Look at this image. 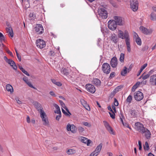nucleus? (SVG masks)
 Masks as SVG:
<instances>
[{
    "label": "nucleus",
    "instance_id": "nucleus-17",
    "mask_svg": "<svg viewBox=\"0 0 156 156\" xmlns=\"http://www.w3.org/2000/svg\"><path fill=\"white\" fill-rule=\"evenodd\" d=\"M126 40H125L126 44L127 46V50L129 52L131 51L130 45V39H128V36L127 34H126Z\"/></svg>",
    "mask_w": 156,
    "mask_h": 156
},
{
    "label": "nucleus",
    "instance_id": "nucleus-9",
    "mask_svg": "<svg viewBox=\"0 0 156 156\" xmlns=\"http://www.w3.org/2000/svg\"><path fill=\"white\" fill-rule=\"evenodd\" d=\"M135 126L136 127V129L138 131L141 133L142 132H144L143 131L145 128L144 127L143 124L139 122H137L135 123Z\"/></svg>",
    "mask_w": 156,
    "mask_h": 156
},
{
    "label": "nucleus",
    "instance_id": "nucleus-11",
    "mask_svg": "<svg viewBox=\"0 0 156 156\" xmlns=\"http://www.w3.org/2000/svg\"><path fill=\"white\" fill-rule=\"evenodd\" d=\"M104 125L105 126L106 129L111 134L115 135L114 132L113 131V129L110 126L108 123L106 121H103Z\"/></svg>",
    "mask_w": 156,
    "mask_h": 156
},
{
    "label": "nucleus",
    "instance_id": "nucleus-38",
    "mask_svg": "<svg viewBox=\"0 0 156 156\" xmlns=\"http://www.w3.org/2000/svg\"><path fill=\"white\" fill-rule=\"evenodd\" d=\"M155 14H152V12L151 14V19L152 20H156V13Z\"/></svg>",
    "mask_w": 156,
    "mask_h": 156
},
{
    "label": "nucleus",
    "instance_id": "nucleus-32",
    "mask_svg": "<svg viewBox=\"0 0 156 156\" xmlns=\"http://www.w3.org/2000/svg\"><path fill=\"white\" fill-rule=\"evenodd\" d=\"M153 72L154 71L152 70H151L148 72V74H147V75H146L143 76L142 77V79L144 80L145 79L148 78L150 77L151 74L152 73V72Z\"/></svg>",
    "mask_w": 156,
    "mask_h": 156
},
{
    "label": "nucleus",
    "instance_id": "nucleus-59",
    "mask_svg": "<svg viewBox=\"0 0 156 156\" xmlns=\"http://www.w3.org/2000/svg\"><path fill=\"white\" fill-rule=\"evenodd\" d=\"M23 80L26 83L28 82V78L27 77L25 76L23 78Z\"/></svg>",
    "mask_w": 156,
    "mask_h": 156
},
{
    "label": "nucleus",
    "instance_id": "nucleus-45",
    "mask_svg": "<svg viewBox=\"0 0 156 156\" xmlns=\"http://www.w3.org/2000/svg\"><path fill=\"white\" fill-rule=\"evenodd\" d=\"M5 50L8 54H9L10 56L12 57H13V55L12 53L8 48H6Z\"/></svg>",
    "mask_w": 156,
    "mask_h": 156
},
{
    "label": "nucleus",
    "instance_id": "nucleus-47",
    "mask_svg": "<svg viewBox=\"0 0 156 156\" xmlns=\"http://www.w3.org/2000/svg\"><path fill=\"white\" fill-rule=\"evenodd\" d=\"M49 55L51 56H54L55 55V52L52 51H50L48 53Z\"/></svg>",
    "mask_w": 156,
    "mask_h": 156
},
{
    "label": "nucleus",
    "instance_id": "nucleus-14",
    "mask_svg": "<svg viewBox=\"0 0 156 156\" xmlns=\"http://www.w3.org/2000/svg\"><path fill=\"white\" fill-rule=\"evenodd\" d=\"M110 65L113 68H116L118 65V60L116 57H114L112 58L110 61Z\"/></svg>",
    "mask_w": 156,
    "mask_h": 156
},
{
    "label": "nucleus",
    "instance_id": "nucleus-64",
    "mask_svg": "<svg viewBox=\"0 0 156 156\" xmlns=\"http://www.w3.org/2000/svg\"><path fill=\"white\" fill-rule=\"evenodd\" d=\"M148 48V47L147 46H145L144 47L142 48V50L143 51H144L147 50Z\"/></svg>",
    "mask_w": 156,
    "mask_h": 156
},
{
    "label": "nucleus",
    "instance_id": "nucleus-44",
    "mask_svg": "<svg viewBox=\"0 0 156 156\" xmlns=\"http://www.w3.org/2000/svg\"><path fill=\"white\" fill-rule=\"evenodd\" d=\"M112 113H111L110 112H109V113L110 115V117L112 119H114L115 118V114L114 112L113 111V112H112Z\"/></svg>",
    "mask_w": 156,
    "mask_h": 156
},
{
    "label": "nucleus",
    "instance_id": "nucleus-5",
    "mask_svg": "<svg viewBox=\"0 0 156 156\" xmlns=\"http://www.w3.org/2000/svg\"><path fill=\"white\" fill-rule=\"evenodd\" d=\"M134 97L135 100L140 101L144 98L143 93L140 91H137L135 92L134 94Z\"/></svg>",
    "mask_w": 156,
    "mask_h": 156
},
{
    "label": "nucleus",
    "instance_id": "nucleus-24",
    "mask_svg": "<svg viewBox=\"0 0 156 156\" xmlns=\"http://www.w3.org/2000/svg\"><path fill=\"white\" fill-rule=\"evenodd\" d=\"M61 73L64 75L68 76L69 74V70L66 68H62L61 69Z\"/></svg>",
    "mask_w": 156,
    "mask_h": 156
},
{
    "label": "nucleus",
    "instance_id": "nucleus-34",
    "mask_svg": "<svg viewBox=\"0 0 156 156\" xmlns=\"http://www.w3.org/2000/svg\"><path fill=\"white\" fill-rule=\"evenodd\" d=\"M135 39L136 42L138 45H141L142 43L141 41V39L139 37H138Z\"/></svg>",
    "mask_w": 156,
    "mask_h": 156
},
{
    "label": "nucleus",
    "instance_id": "nucleus-57",
    "mask_svg": "<svg viewBox=\"0 0 156 156\" xmlns=\"http://www.w3.org/2000/svg\"><path fill=\"white\" fill-rule=\"evenodd\" d=\"M80 101L83 105L87 103V102L83 99H80Z\"/></svg>",
    "mask_w": 156,
    "mask_h": 156
},
{
    "label": "nucleus",
    "instance_id": "nucleus-48",
    "mask_svg": "<svg viewBox=\"0 0 156 156\" xmlns=\"http://www.w3.org/2000/svg\"><path fill=\"white\" fill-rule=\"evenodd\" d=\"M71 126L69 123H68L67 125L66 129L68 131H70L71 130Z\"/></svg>",
    "mask_w": 156,
    "mask_h": 156
},
{
    "label": "nucleus",
    "instance_id": "nucleus-56",
    "mask_svg": "<svg viewBox=\"0 0 156 156\" xmlns=\"http://www.w3.org/2000/svg\"><path fill=\"white\" fill-rule=\"evenodd\" d=\"M16 55L19 60L20 62L21 61V57L20 55L18 52H17V54Z\"/></svg>",
    "mask_w": 156,
    "mask_h": 156
},
{
    "label": "nucleus",
    "instance_id": "nucleus-49",
    "mask_svg": "<svg viewBox=\"0 0 156 156\" xmlns=\"http://www.w3.org/2000/svg\"><path fill=\"white\" fill-rule=\"evenodd\" d=\"M98 154L95 151L92 152L90 156H97Z\"/></svg>",
    "mask_w": 156,
    "mask_h": 156
},
{
    "label": "nucleus",
    "instance_id": "nucleus-28",
    "mask_svg": "<svg viewBox=\"0 0 156 156\" xmlns=\"http://www.w3.org/2000/svg\"><path fill=\"white\" fill-rule=\"evenodd\" d=\"M111 40L115 43L117 42V37L116 34H112L111 37Z\"/></svg>",
    "mask_w": 156,
    "mask_h": 156
},
{
    "label": "nucleus",
    "instance_id": "nucleus-31",
    "mask_svg": "<svg viewBox=\"0 0 156 156\" xmlns=\"http://www.w3.org/2000/svg\"><path fill=\"white\" fill-rule=\"evenodd\" d=\"M140 84V82H137L133 87L132 90L133 92H134L136 89L138 87Z\"/></svg>",
    "mask_w": 156,
    "mask_h": 156
},
{
    "label": "nucleus",
    "instance_id": "nucleus-51",
    "mask_svg": "<svg viewBox=\"0 0 156 156\" xmlns=\"http://www.w3.org/2000/svg\"><path fill=\"white\" fill-rule=\"evenodd\" d=\"M78 130L80 133H82L84 131V129L82 127H79L78 128Z\"/></svg>",
    "mask_w": 156,
    "mask_h": 156
},
{
    "label": "nucleus",
    "instance_id": "nucleus-19",
    "mask_svg": "<svg viewBox=\"0 0 156 156\" xmlns=\"http://www.w3.org/2000/svg\"><path fill=\"white\" fill-rule=\"evenodd\" d=\"M144 132H142V133H145V136L147 139H149L151 137V133L149 130L146 128L143 131Z\"/></svg>",
    "mask_w": 156,
    "mask_h": 156
},
{
    "label": "nucleus",
    "instance_id": "nucleus-61",
    "mask_svg": "<svg viewBox=\"0 0 156 156\" xmlns=\"http://www.w3.org/2000/svg\"><path fill=\"white\" fill-rule=\"evenodd\" d=\"M152 8L153 11L152 12V14H155V13H156V7H153Z\"/></svg>",
    "mask_w": 156,
    "mask_h": 156
},
{
    "label": "nucleus",
    "instance_id": "nucleus-36",
    "mask_svg": "<svg viewBox=\"0 0 156 156\" xmlns=\"http://www.w3.org/2000/svg\"><path fill=\"white\" fill-rule=\"evenodd\" d=\"M125 54L123 53H121L120 55L119 60L121 62H123L124 59Z\"/></svg>",
    "mask_w": 156,
    "mask_h": 156
},
{
    "label": "nucleus",
    "instance_id": "nucleus-54",
    "mask_svg": "<svg viewBox=\"0 0 156 156\" xmlns=\"http://www.w3.org/2000/svg\"><path fill=\"white\" fill-rule=\"evenodd\" d=\"M62 112L66 115L68 116H70V115L68 114L67 112H66L65 110L63 109V108H62Z\"/></svg>",
    "mask_w": 156,
    "mask_h": 156
},
{
    "label": "nucleus",
    "instance_id": "nucleus-21",
    "mask_svg": "<svg viewBox=\"0 0 156 156\" xmlns=\"http://www.w3.org/2000/svg\"><path fill=\"white\" fill-rule=\"evenodd\" d=\"M92 82L93 84L97 87L100 86L101 84L100 80L97 78L94 79Z\"/></svg>",
    "mask_w": 156,
    "mask_h": 156
},
{
    "label": "nucleus",
    "instance_id": "nucleus-10",
    "mask_svg": "<svg viewBox=\"0 0 156 156\" xmlns=\"http://www.w3.org/2000/svg\"><path fill=\"white\" fill-rule=\"evenodd\" d=\"M87 90L91 93L93 94L95 91V89L94 85L90 84H88L85 86Z\"/></svg>",
    "mask_w": 156,
    "mask_h": 156
},
{
    "label": "nucleus",
    "instance_id": "nucleus-27",
    "mask_svg": "<svg viewBox=\"0 0 156 156\" xmlns=\"http://www.w3.org/2000/svg\"><path fill=\"white\" fill-rule=\"evenodd\" d=\"M6 30L7 32L9 33V34H10L11 37H13V33L11 27H6Z\"/></svg>",
    "mask_w": 156,
    "mask_h": 156
},
{
    "label": "nucleus",
    "instance_id": "nucleus-4",
    "mask_svg": "<svg viewBox=\"0 0 156 156\" xmlns=\"http://www.w3.org/2000/svg\"><path fill=\"white\" fill-rule=\"evenodd\" d=\"M40 116L43 122V125L45 126H48L49 124V122L48 118L46 113L44 112H42L40 114Z\"/></svg>",
    "mask_w": 156,
    "mask_h": 156
},
{
    "label": "nucleus",
    "instance_id": "nucleus-22",
    "mask_svg": "<svg viewBox=\"0 0 156 156\" xmlns=\"http://www.w3.org/2000/svg\"><path fill=\"white\" fill-rule=\"evenodd\" d=\"M81 141L82 142L87 144V146H89L91 142L90 140H88L87 138L82 137L81 138Z\"/></svg>",
    "mask_w": 156,
    "mask_h": 156
},
{
    "label": "nucleus",
    "instance_id": "nucleus-63",
    "mask_svg": "<svg viewBox=\"0 0 156 156\" xmlns=\"http://www.w3.org/2000/svg\"><path fill=\"white\" fill-rule=\"evenodd\" d=\"M50 94L54 97H56V95H55V94L54 93V92L53 91H51L49 92Z\"/></svg>",
    "mask_w": 156,
    "mask_h": 156
},
{
    "label": "nucleus",
    "instance_id": "nucleus-23",
    "mask_svg": "<svg viewBox=\"0 0 156 156\" xmlns=\"http://www.w3.org/2000/svg\"><path fill=\"white\" fill-rule=\"evenodd\" d=\"M150 82L152 84L155 85V83L156 82V75H153L151 76Z\"/></svg>",
    "mask_w": 156,
    "mask_h": 156
},
{
    "label": "nucleus",
    "instance_id": "nucleus-15",
    "mask_svg": "<svg viewBox=\"0 0 156 156\" xmlns=\"http://www.w3.org/2000/svg\"><path fill=\"white\" fill-rule=\"evenodd\" d=\"M126 34H127L128 37V39H129V33L126 30H125V31L124 33L122 31L120 30L119 33L118 35L119 37L122 39H125V40H126Z\"/></svg>",
    "mask_w": 156,
    "mask_h": 156
},
{
    "label": "nucleus",
    "instance_id": "nucleus-26",
    "mask_svg": "<svg viewBox=\"0 0 156 156\" xmlns=\"http://www.w3.org/2000/svg\"><path fill=\"white\" fill-rule=\"evenodd\" d=\"M129 112L131 115V116L132 117L134 118L136 117L137 112L135 110L131 109L129 111Z\"/></svg>",
    "mask_w": 156,
    "mask_h": 156
},
{
    "label": "nucleus",
    "instance_id": "nucleus-2",
    "mask_svg": "<svg viewBox=\"0 0 156 156\" xmlns=\"http://www.w3.org/2000/svg\"><path fill=\"white\" fill-rule=\"evenodd\" d=\"M102 69L103 73L106 74H109L111 71L110 66L107 62L103 63L102 65Z\"/></svg>",
    "mask_w": 156,
    "mask_h": 156
},
{
    "label": "nucleus",
    "instance_id": "nucleus-46",
    "mask_svg": "<svg viewBox=\"0 0 156 156\" xmlns=\"http://www.w3.org/2000/svg\"><path fill=\"white\" fill-rule=\"evenodd\" d=\"M122 124L124 127L129 128L130 130L132 129L131 128L129 127L128 123L126 122H124Z\"/></svg>",
    "mask_w": 156,
    "mask_h": 156
},
{
    "label": "nucleus",
    "instance_id": "nucleus-6",
    "mask_svg": "<svg viewBox=\"0 0 156 156\" xmlns=\"http://www.w3.org/2000/svg\"><path fill=\"white\" fill-rule=\"evenodd\" d=\"M113 18L114 19V21L115 22L117 25L122 26L124 24V22L121 17L115 16H114Z\"/></svg>",
    "mask_w": 156,
    "mask_h": 156
},
{
    "label": "nucleus",
    "instance_id": "nucleus-40",
    "mask_svg": "<svg viewBox=\"0 0 156 156\" xmlns=\"http://www.w3.org/2000/svg\"><path fill=\"white\" fill-rule=\"evenodd\" d=\"M144 149L145 150H148L149 149L148 143L147 142L145 143V145L144 146Z\"/></svg>",
    "mask_w": 156,
    "mask_h": 156
},
{
    "label": "nucleus",
    "instance_id": "nucleus-55",
    "mask_svg": "<svg viewBox=\"0 0 156 156\" xmlns=\"http://www.w3.org/2000/svg\"><path fill=\"white\" fill-rule=\"evenodd\" d=\"M133 38H134L135 39L136 38L138 37H139L138 36V35L136 34L135 32H133Z\"/></svg>",
    "mask_w": 156,
    "mask_h": 156
},
{
    "label": "nucleus",
    "instance_id": "nucleus-16",
    "mask_svg": "<svg viewBox=\"0 0 156 156\" xmlns=\"http://www.w3.org/2000/svg\"><path fill=\"white\" fill-rule=\"evenodd\" d=\"M140 30L144 34L148 35L151 34L152 31L151 30H149L147 28L143 26H141L140 27Z\"/></svg>",
    "mask_w": 156,
    "mask_h": 156
},
{
    "label": "nucleus",
    "instance_id": "nucleus-3",
    "mask_svg": "<svg viewBox=\"0 0 156 156\" xmlns=\"http://www.w3.org/2000/svg\"><path fill=\"white\" fill-rule=\"evenodd\" d=\"M131 9L134 12L136 11L138 7V2L137 0H130Z\"/></svg>",
    "mask_w": 156,
    "mask_h": 156
},
{
    "label": "nucleus",
    "instance_id": "nucleus-33",
    "mask_svg": "<svg viewBox=\"0 0 156 156\" xmlns=\"http://www.w3.org/2000/svg\"><path fill=\"white\" fill-rule=\"evenodd\" d=\"M127 68L126 66L124 67L123 69L122 70L121 72V75L123 76H125L126 74L127 73Z\"/></svg>",
    "mask_w": 156,
    "mask_h": 156
},
{
    "label": "nucleus",
    "instance_id": "nucleus-43",
    "mask_svg": "<svg viewBox=\"0 0 156 156\" xmlns=\"http://www.w3.org/2000/svg\"><path fill=\"white\" fill-rule=\"evenodd\" d=\"M115 72H113L111 73L110 74V75L109 77V79H111L113 78V77H114L115 76Z\"/></svg>",
    "mask_w": 156,
    "mask_h": 156
},
{
    "label": "nucleus",
    "instance_id": "nucleus-7",
    "mask_svg": "<svg viewBox=\"0 0 156 156\" xmlns=\"http://www.w3.org/2000/svg\"><path fill=\"white\" fill-rule=\"evenodd\" d=\"M108 26L109 28L112 30H115L117 27V23L114 20H110L108 23Z\"/></svg>",
    "mask_w": 156,
    "mask_h": 156
},
{
    "label": "nucleus",
    "instance_id": "nucleus-60",
    "mask_svg": "<svg viewBox=\"0 0 156 156\" xmlns=\"http://www.w3.org/2000/svg\"><path fill=\"white\" fill-rule=\"evenodd\" d=\"M55 113H57L59 114H61L60 109H57L56 111H55Z\"/></svg>",
    "mask_w": 156,
    "mask_h": 156
},
{
    "label": "nucleus",
    "instance_id": "nucleus-30",
    "mask_svg": "<svg viewBox=\"0 0 156 156\" xmlns=\"http://www.w3.org/2000/svg\"><path fill=\"white\" fill-rule=\"evenodd\" d=\"M67 154L69 155H72L76 153V150L74 149H68L66 151Z\"/></svg>",
    "mask_w": 156,
    "mask_h": 156
},
{
    "label": "nucleus",
    "instance_id": "nucleus-52",
    "mask_svg": "<svg viewBox=\"0 0 156 156\" xmlns=\"http://www.w3.org/2000/svg\"><path fill=\"white\" fill-rule=\"evenodd\" d=\"M114 106H118L119 105V103L117 100L115 98H114Z\"/></svg>",
    "mask_w": 156,
    "mask_h": 156
},
{
    "label": "nucleus",
    "instance_id": "nucleus-29",
    "mask_svg": "<svg viewBox=\"0 0 156 156\" xmlns=\"http://www.w3.org/2000/svg\"><path fill=\"white\" fill-rule=\"evenodd\" d=\"M102 146V144L101 143L96 147L94 151L98 154L101 150Z\"/></svg>",
    "mask_w": 156,
    "mask_h": 156
},
{
    "label": "nucleus",
    "instance_id": "nucleus-1",
    "mask_svg": "<svg viewBox=\"0 0 156 156\" xmlns=\"http://www.w3.org/2000/svg\"><path fill=\"white\" fill-rule=\"evenodd\" d=\"M98 13L100 17L103 19H106L108 17V13L105 8L103 7H100L98 10Z\"/></svg>",
    "mask_w": 156,
    "mask_h": 156
},
{
    "label": "nucleus",
    "instance_id": "nucleus-20",
    "mask_svg": "<svg viewBox=\"0 0 156 156\" xmlns=\"http://www.w3.org/2000/svg\"><path fill=\"white\" fill-rule=\"evenodd\" d=\"M8 61L7 62V63L12 67L14 69L16 70L17 69V67L15 62L12 59H10L8 60Z\"/></svg>",
    "mask_w": 156,
    "mask_h": 156
},
{
    "label": "nucleus",
    "instance_id": "nucleus-25",
    "mask_svg": "<svg viewBox=\"0 0 156 156\" xmlns=\"http://www.w3.org/2000/svg\"><path fill=\"white\" fill-rule=\"evenodd\" d=\"M6 88L7 91H10L12 94L13 92V89L12 87L10 84H8L6 85Z\"/></svg>",
    "mask_w": 156,
    "mask_h": 156
},
{
    "label": "nucleus",
    "instance_id": "nucleus-62",
    "mask_svg": "<svg viewBox=\"0 0 156 156\" xmlns=\"http://www.w3.org/2000/svg\"><path fill=\"white\" fill-rule=\"evenodd\" d=\"M84 108L88 111H90V110L89 105L88 104H87Z\"/></svg>",
    "mask_w": 156,
    "mask_h": 156
},
{
    "label": "nucleus",
    "instance_id": "nucleus-37",
    "mask_svg": "<svg viewBox=\"0 0 156 156\" xmlns=\"http://www.w3.org/2000/svg\"><path fill=\"white\" fill-rule=\"evenodd\" d=\"M5 37L2 33L0 32V42H2L3 41H5Z\"/></svg>",
    "mask_w": 156,
    "mask_h": 156
},
{
    "label": "nucleus",
    "instance_id": "nucleus-53",
    "mask_svg": "<svg viewBox=\"0 0 156 156\" xmlns=\"http://www.w3.org/2000/svg\"><path fill=\"white\" fill-rule=\"evenodd\" d=\"M59 102L61 105L64 108H65V104L62 101V100H59Z\"/></svg>",
    "mask_w": 156,
    "mask_h": 156
},
{
    "label": "nucleus",
    "instance_id": "nucleus-12",
    "mask_svg": "<svg viewBox=\"0 0 156 156\" xmlns=\"http://www.w3.org/2000/svg\"><path fill=\"white\" fill-rule=\"evenodd\" d=\"M34 29L36 31L40 34H42L44 31L42 26L41 24H37L35 27Z\"/></svg>",
    "mask_w": 156,
    "mask_h": 156
},
{
    "label": "nucleus",
    "instance_id": "nucleus-8",
    "mask_svg": "<svg viewBox=\"0 0 156 156\" xmlns=\"http://www.w3.org/2000/svg\"><path fill=\"white\" fill-rule=\"evenodd\" d=\"M36 44L37 46L40 48H44L46 45L45 41L41 39L37 40Z\"/></svg>",
    "mask_w": 156,
    "mask_h": 156
},
{
    "label": "nucleus",
    "instance_id": "nucleus-39",
    "mask_svg": "<svg viewBox=\"0 0 156 156\" xmlns=\"http://www.w3.org/2000/svg\"><path fill=\"white\" fill-rule=\"evenodd\" d=\"M132 99V97L131 95H129L127 98L126 101L127 102L130 103Z\"/></svg>",
    "mask_w": 156,
    "mask_h": 156
},
{
    "label": "nucleus",
    "instance_id": "nucleus-50",
    "mask_svg": "<svg viewBox=\"0 0 156 156\" xmlns=\"http://www.w3.org/2000/svg\"><path fill=\"white\" fill-rule=\"evenodd\" d=\"M147 66V64L145 63L142 66H141L140 69L141 70H143Z\"/></svg>",
    "mask_w": 156,
    "mask_h": 156
},
{
    "label": "nucleus",
    "instance_id": "nucleus-18",
    "mask_svg": "<svg viewBox=\"0 0 156 156\" xmlns=\"http://www.w3.org/2000/svg\"><path fill=\"white\" fill-rule=\"evenodd\" d=\"M123 87V85H120L117 87L114 90L113 92H112L111 93V97H113L116 93L121 90Z\"/></svg>",
    "mask_w": 156,
    "mask_h": 156
},
{
    "label": "nucleus",
    "instance_id": "nucleus-58",
    "mask_svg": "<svg viewBox=\"0 0 156 156\" xmlns=\"http://www.w3.org/2000/svg\"><path fill=\"white\" fill-rule=\"evenodd\" d=\"M24 74H25V75H27V76H30V75L29 74V73L26 71L24 69L22 71Z\"/></svg>",
    "mask_w": 156,
    "mask_h": 156
},
{
    "label": "nucleus",
    "instance_id": "nucleus-13",
    "mask_svg": "<svg viewBox=\"0 0 156 156\" xmlns=\"http://www.w3.org/2000/svg\"><path fill=\"white\" fill-rule=\"evenodd\" d=\"M34 105L37 109V110L40 113V114L42 112H44L43 110V108L42 107L41 105L37 101H35L34 102Z\"/></svg>",
    "mask_w": 156,
    "mask_h": 156
},
{
    "label": "nucleus",
    "instance_id": "nucleus-42",
    "mask_svg": "<svg viewBox=\"0 0 156 156\" xmlns=\"http://www.w3.org/2000/svg\"><path fill=\"white\" fill-rule=\"evenodd\" d=\"M26 83L30 87L36 90L37 88H35V87H34L33 85L31 83L30 81H28Z\"/></svg>",
    "mask_w": 156,
    "mask_h": 156
},
{
    "label": "nucleus",
    "instance_id": "nucleus-41",
    "mask_svg": "<svg viewBox=\"0 0 156 156\" xmlns=\"http://www.w3.org/2000/svg\"><path fill=\"white\" fill-rule=\"evenodd\" d=\"M76 126L74 125H72L71 126V130L72 132L74 133L76 132Z\"/></svg>",
    "mask_w": 156,
    "mask_h": 156
},
{
    "label": "nucleus",
    "instance_id": "nucleus-35",
    "mask_svg": "<svg viewBox=\"0 0 156 156\" xmlns=\"http://www.w3.org/2000/svg\"><path fill=\"white\" fill-rule=\"evenodd\" d=\"M36 16L35 13L33 12H30L29 15V17L31 19L36 18Z\"/></svg>",
    "mask_w": 156,
    "mask_h": 156
}]
</instances>
